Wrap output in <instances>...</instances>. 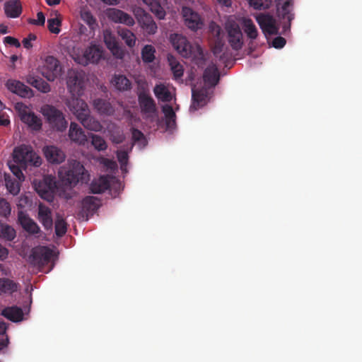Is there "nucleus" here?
Instances as JSON below:
<instances>
[{"mask_svg": "<svg viewBox=\"0 0 362 362\" xmlns=\"http://www.w3.org/2000/svg\"><path fill=\"white\" fill-rule=\"evenodd\" d=\"M59 176L65 185L75 186L79 182H87L89 175L84 166L78 160H69L66 165L59 170Z\"/></svg>", "mask_w": 362, "mask_h": 362, "instance_id": "1", "label": "nucleus"}, {"mask_svg": "<svg viewBox=\"0 0 362 362\" xmlns=\"http://www.w3.org/2000/svg\"><path fill=\"white\" fill-rule=\"evenodd\" d=\"M171 42L175 49L183 57L192 60H202L204 54L202 47L197 44H191L185 37L174 34L171 35Z\"/></svg>", "mask_w": 362, "mask_h": 362, "instance_id": "2", "label": "nucleus"}, {"mask_svg": "<svg viewBox=\"0 0 362 362\" xmlns=\"http://www.w3.org/2000/svg\"><path fill=\"white\" fill-rule=\"evenodd\" d=\"M13 155L14 161L23 168L28 165L39 167L42 163L41 158L28 145L16 147Z\"/></svg>", "mask_w": 362, "mask_h": 362, "instance_id": "3", "label": "nucleus"}, {"mask_svg": "<svg viewBox=\"0 0 362 362\" xmlns=\"http://www.w3.org/2000/svg\"><path fill=\"white\" fill-rule=\"evenodd\" d=\"M41 112L51 127L58 132H64L67 127V122L63 113L52 105L42 107Z\"/></svg>", "mask_w": 362, "mask_h": 362, "instance_id": "4", "label": "nucleus"}, {"mask_svg": "<svg viewBox=\"0 0 362 362\" xmlns=\"http://www.w3.org/2000/svg\"><path fill=\"white\" fill-rule=\"evenodd\" d=\"M276 10L278 17L284 21V30H289L295 16L292 0H276Z\"/></svg>", "mask_w": 362, "mask_h": 362, "instance_id": "5", "label": "nucleus"}, {"mask_svg": "<svg viewBox=\"0 0 362 362\" xmlns=\"http://www.w3.org/2000/svg\"><path fill=\"white\" fill-rule=\"evenodd\" d=\"M15 109L18 112L21 120L33 130H40L42 127L41 119L29 110L28 107L23 103H17Z\"/></svg>", "mask_w": 362, "mask_h": 362, "instance_id": "6", "label": "nucleus"}, {"mask_svg": "<svg viewBox=\"0 0 362 362\" xmlns=\"http://www.w3.org/2000/svg\"><path fill=\"white\" fill-rule=\"evenodd\" d=\"M102 57V49L95 45H91L84 50L82 54H75L73 58L78 64L86 66L89 63H98Z\"/></svg>", "mask_w": 362, "mask_h": 362, "instance_id": "7", "label": "nucleus"}, {"mask_svg": "<svg viewBox=\"0 0 362 362\" xmlns=\"http://www.w3.org/2000/svg\"><path fill=\"white\" fill-rule=\"evenodd\" d=\"M53 256V251L46 246L35 247L32 250L28 257L29 262L39 267L47 265Z\"/></svg>", "mask_w": 362, "mask_h": 362, "instance_id": "8", "label": "nucleus"}, {"mask_svg": "<svg viewBox=\"0 0 362 362\" xmlns=\"http://www.w3.org/2000/svg\"><path fill=\"white\" fill-rule=\"evenodd\" d=\"M134 16L141 27L149 35L156 33L158 27L152 16L141 8H136Z\"/></svg>", "mask_w": 362, "mask_h": 362, "instance_id": "9", "label": "nucleus"}, {"mask_svg": "<svg viewBox=\"0 0 362 362\" xmlns=\"http://www.w3.org/2000/svg\"><path fill=\"white\" fill-rule=\"evenodd\" d=\"M138 102L141 112L146 117H151L157 112V107L153 98L146 90L138 93Z\"/></svg>", "mask_w": 362, "mask_h": 362, "instance_id": "10", "label": "nucleus"}, {"mask_svg": "<svg viewBox=\"0 0 362 362\" xmlns=\"http://www.w3.org/2000/svg\"><path fill=\"white\" fill-rule=\"evenodd\" d=\"M85 74L83 71L70 69L67 73L66 83L71 93L79 94L83 90Z\"/></svg>", "mask_w": 362, "mask_h": 362, "instance_id": "11", "label": "nucleus"}, {"mask_svg": "<svg viewBox=\"0 0 362 362\" xmlns=\"http://www.w3.org/2000/svg\"><path fill=\"white\" fill-rule=\"evenodd\" d=\"M60 71L59 62L53 56L47 57L41 69L42 75L48 81H53L59 75Z\"/></svg>", "mask_w": 362, "mask_h": 362, "instance_id": "12", "label": "nucleus"}, {"mask_svg": "<svg viewBox=\"0 0 362 362\" xmlns=\"http://www.w3.org/2000/svg\"><path fill=\"white\" fill-rule=\"evenodd\" d=\"M256 21L265 35L279 34V26L276 19L269 14L261 13L256 16Z\"/></svg>", "mask_w": 362, "mask_h": 362, "instance_id": "13", "label": "nucleus"}, {"mask_svg": "<svg viewBox=\"0 0 362 362\" xmlns=\"http://www.w3.org/2000/svg\"><path fill=\"white\" fill-rule=\"evenodd\" d=\"M228 42L235 50H239L243 45V34L239 25L235 23H229L226 25Z\"/></svg>", "mask_w": 362, "mask_h": 362, "instance_id": "14", "label": "nucleus"}, {"mask_svg": "<svg viewBox=\"0 0 362 362\" xmlns=\"http://www.w3.org/2000/svg\"><path fill=\"white\" fill-rule=\"evenodd\" d=\"M66 105L78 120L86 113H90L87 103L81 98L73 97L67 100Z\"/></svg>", "mask_w": 362, "mask_h": 362, "instance_id": "15", "label": "nucleus"}, {"mask_svg": "<svg viewBox=\"0 0 362 362\" xmlns=\"http://www.w3.org/2000/svg\"><path fill=\"white\" fill-rule=\"evenodd\" d=\"M5 85L8 90L22 98H30L34 95L33 90L20 81L8 79Z\"/></svg>", "mask_w": 362, "mask_h": 362, "instance_id": "16", "label": "nucleus"}, {"mask_svg": "<svg viewBox=\"0 0 362 362\" xmlns=\"http://www.w3.org/2000/svg\"><path fill=\"white\" fill-rule=\"evenodd\" d=\"M100 206V200L93 196L86 197L81 202L80 215L82 218L88 219V216L95 212Z\"/></svg>", "mask_w": 362, "mask_h": 362, "instance_id": "17", "label": "nucleus"}, {"mask_svg": "<svg viewBox=\"0 0 362 362\" xmlns=\"http://www.w3.org/2000/svg\"><path fill=\"white\" fill-rule=\"evenodd\" d=\"M103 39L106 47L110 49L111 53L117 59H122L124 57V51L119 47L115 36L109 30L103 31Z\"/></svg>", "mask_w": 362, "mask_h": 362, "instance_id": "18", "label": "nucleus"}, {"mask_svg": "<svg viewBox=\"0 0 362 362\" xmlns=\"http://www.w3.org/2000/svg\"><path fill=\"white\" fill-rule=\"evenodd\" d=\"M207 90L204 87L192 88V104L190 111H197L206 104Z\"/></svg>", "mask_w": 362, "mask_h": 362, "instance_id": "19", "label": "nucleus"}, {"mask_svg": "<svg viewBox=\"0 0 362 362\" xmlns=\"http://www.w3.org/2000/svg\"><path fill=\"white\" fill-rule=\"evenodd\" d=\"M106 14L108 18L115 23H123L128 26H132L134 24V18L122 10L115 8H109Z\"/></svg>", "mask_w": 362, "mask_h": 362, "instance_id": "20", "label": "nucleus"}, {"mask_svg": "<svg viewBox=\"0 0 362 362\" xmlns=\"http://www.w3.org/2000/svg\"><path fill=\"white\" fill-rule=\"evenodd\" d=\"M183 18L185 25L192 30H197L202 25V22L199 15L193 11L189 7L182 8Z\"/></svg>", "mask_w": 362, "mask_h": 362, "instance_id": "21", "label": "nucleus"}, {"mask_svg": "<svg viewBox=\"0 0 362 362\" xmlns=\"http://www.w3.org/2000/svg\"><path fill=\"white\" fill-rule=\"evenodd\" d=\"M44 155L48 162L59 164L64 161L66 155L64 152L55 146H47L43 148Z\"/></svg>", "mask_w": 362, "mask_h": 362, "instance_id": "22", "label": "nucleus"}, {"mask_svg": "<svg viewBox=\"0 0 362 362\" xmlns=\"http://www.w3.org/2000/svg\"><path fill=\"white\" fill-rule=\"evenodd\" d=\"M203 79L204 83L210 87L216 86L220 79V74L216 64L209 65L204 71Z\"/></svg>", "mask_w": 362, "mask_h": 362, "instance_id": "23", "label": "nucleus"}, {"mask_svg": "<svg viewBox=\"0 0 362 362\" xmlns=\"http://www.w3.org/2000/svg\"><path fill=\"white\" fill-rule=\"evenodd\" d=\"M146 4L151 11L160 20L165 18L166 12L165 7L167 4V0H142Z\"/></svg>", "mask_w": 362, "mask_h": 362, "instance_id": "24", "label": "nucleus"}, {"mask_svg": "<svg viewBox=\"0 0 362 362\" xmlns=\"http://www.w3.org/2000/svg\"><path fill=\"white\" fill-rule=\"evenodd\" d=\"M69 137L71 141L79 145H85L87 136L83 130L76 122H71L69 130Z\"/></svg>", "mask_w": 362, "mask_h": 362, "instance_id": "25", "label": "nucleus"}, {"mask_svg": "<svg viewBox=\"0 0 362 362\" xmlns=\"http://www.w3.org/2000/svg\"><path fill=\"white\" fill-rule=\"evenodd\" d=\"M18 221L27 233L31 235H36L40 232L39 226L28 215L23 213L18 214Z\"/></svg>", "mask_w": 362, "mask_h": 362, "instance_id": "26", "label": "nucleus"}, {"mask_svg": "<svg viewBox=\"0 0 362 362\" xmlns=\"http://www.w3.org/2000/svg\"><path fill=\"white\" fill-rule=\"evenodd\" d=\"M37 218L45 229L48 230L52 228L53 220L52 217V211L48 206L42 204H39Z\"/></svg>", "mask_w": 362, "mask_h": 362, "instance_id": "27", "label": "nucleus"}, {"mask_svg": "<svg viewBox=\"0 0 362 362\" xmlns=\"http://www.w3.org/2000/svg\"><path fill=\"white\" fill-rule=\"evenodd\" d=\"M1 314L13 322H21L23 318V312L22 309L16 305L5 308L1 311Z\"/></svg>", "mask_w": 362, "mask_h": 362, "instance_id": "28", "label": "nucleus"}, {"mask_svg": "<svg viewBox=\"0 0 362 362\" xmlns=\"http://www.w3.org/2000/svg\"><path fill=\"white\" fill-rule=\"evenodd\" d=\"M78 121L88 130L98 132L103 129V126L100 122L94 117L91 116L90 112L86 113L84 116L83 115Z\"/></svg>", "mask_w": 362, "mask_h": 362, "instance_id": "29", "label": "nucleus"}, {"mask_svg": "<svg viewBox=\"0 0 362 362\" xmlns=\"http://www.w3.org/2000/svg\"><path fill=\"white\" fill-rule=\"evenodd\" d=\"M4 11L7 17L15 18L22 13V6L19 0H10L5 3Z\"/></svg>", "mask_w": 362, "mask_h": 362, "instance_id": "30", "label": "nucleus"}, {"mask_svg": "<svg viewBox=\"0 0 362 362\" xmlns=\"http://www.w3.org/2000/svg\"><path fill=\"white\" fill-rule=\"evenodd\" d=\"M110 187V182L107 177L100 176L98 179L93 180L90 186V192L93 194H101Z\"/></svg>", "mask_w": 362, "mask_h": 362, "instance_id": "31", "label": "nucleus"}, {"mask_svg": "<svg viewBox=\"0 0 362 362\" xmlns=\"http://www.w3.org/2000/svg\"><path fill=\"white\" fill-rule=\"evenodd\" d=\"M27 82L42 93H47L50 91L49 84L41 78L30 76L27 78Z\"/></svg>", "mask_w": 362, "mask_h": 362, "instance_id": "32", "label": "nucleus"}, {"mask_svg": "<svg viewBox=\"0 0 362 362\" xmlns=\"http://www.w3.org/2000/svg\"><path fill=\"white\" fill-rule=\"evenodd\" d=\"M4 181L6 189L11 194L16 195L19 193L21 181L6 173L4 174Z\"/></svg>", "mask_w": 362, "mask_h": 362, "instance_id": "33", "label": "nucleus"}, {"mask_svg": "<svg viewBox=\"0 0 362 362\" xmlns=\"http://www.w3.org/2000/svg\"><path fill=\"white\" fill-rule=\"evenodd\" d=\"M153 93L158 100L163 102H170L172 100L170 90L163 83L156 84L153 88Z\"/></svg>", "mask_w": 362, "mask_h": 362, "instance_id": "34", "label": "nucleus"}, {"mask_svg": "<svg viewBox=\"0 0 362 362\" xmlns=\"http://www.w3.org/2000/svg\"><path fill=\"white\" fill-rule=\"evenodd\" d=\"M16 236V232L11 226L0 222V239L12 241Z\"/></svg>", "mask_w": 362, "mask_h": 362, "instance_id": "35", "label": "nucleus"}, {"mask_svg": "<svg viewBox=\"0 0 362 362\" xmlns=\"http://www.w3.org/2000/svg\"><path fill=\"white\" fill-rule=\"evenodd\" d=\"M243 28L247 36L255 40L258 36V30L256 25L250 18H244L243 21Z\"/></svg>", "mask_w": 362, "mask_h": 362, "instance_id": "36", "label": "nucleus"}, {"mask_svg": "<svg viewBox=\"0 0 362 362\" xmlns=\"http://www.w3.org/2000/svg\"><path fill=\"white\" fill-rule=\"evenodd\" d=\"M117 33L128 47H133L135 45L136 38L131 30L124 28H119Z\"/></svg>", "mask_w": 362, "mask_h": 362, "instance_id": "37", "label": "nucleus"}, {"mask_svg": "<svg viewBox=\"0 0 362 362\" xmlns=\"http://www.w3.org/2000/svg\"><path fill=\"white\" fill-rule=\"evenodd\" d=\"M18 284L7 278L0 279V293H12L18 290Z\"/></svg>", "mask_w": 362, "mask_h": 362, "instance_id": "38", "label": "nucleus"}, {"mask_svg": "<svg viewBox=\"0 0 362 362\" xmlns=\"http://www.w3.org/2000/svg\"><path fill=\"white\" fill-rule=\"evenodd\" d=\"M93 106L101 114L110 115L112 111L110 103L102 98L95 99Z\"/></svg>", "mask_w": 362, "mask_h": 362, "instance_id": "39", "label": "nucleus"}, {"mask_svg": "<svg viewBox=\"0 0 362 362\" xmlns=\"http://www.w3.org/2000/svg\"><path fill=\"white\" fill-rule=\"evenodd\" d=\"M113 82L117 89L119 90H127L131 88V82L123 75L115 76Z\"/></svg>", "mask_w": 362, "mask_h": 362, "instance_id": "40", "label": "nucleus"}, {"mask_svg": "<svg viewBox=\"0 0 362 362\" xmlns=\"http://www.w3.org/2000/svg\"><path fill=\"white\" fill-rule=\"evenodd\" d=\"M155 48L150 45H145L141 50L142 60L146 63H151L155 59Z\"/></svg>", "mask_w": 362, "mask_h": 362, "instance_id": "41", "label": "nucleus"}, {"mask_svg": "<svg viewBox=\"0 0 362 362\" xmlns=\"http://www.w3.org/2000/svg\"><path fill=\"white\" fill-rule=\"evenodd\" d=\"M214 32L216 34L217 40L212 48V52L215 57L221 58V54L223 51V42L220 39V34L221 32V28L219 26H216V29H214Z\"/></svg>", "mask_w": 362, "mask_h": 362, "instance_id": "42", "label": "nucleus"}, {"mask_svg": "<svg viewBox=\"0 0 362 362\" xmlns=\"http://www.w3.org/2000/svg\"><path fill=\"white\" fill-rule=\"evenodd\" d=\"M168 61L175 78H180L183 76L184 73L182 65L177 62L172 57H168Z\"/></svg>", "mask_w": 362, "mask_h": 362, "instance_id": "43", "label": "nucleus"}, {"mask_svg": "<svg viewBox=\"0 0 362 362\" xmlns=\"http://www.w3.org/2000/svg\"><path fill=\"white\" fill-rule=\"evenodd\" d=\"M90 138L91 144L96 150L101 151L107 149V143L101 136L91 134Z\"/></svg>", "mask_w": 362, "mask_h": 362, "instance_id": "44", "label": "nucleus"}, {"mask_svg": "<svg viewBox=\"0 0 362 362\" xmlns=\"http://www.w3.org/2000/svg\"><path fill=\"white\" fill-rule=\"evenodd\" d=\"M110 140L112 143L119 144L122 143L125 139V136L123 131L119 127H115L114 129L110 130Z\"/></svg>", "mask_w": 362, "mask_h": 362, "instance_id": "45", "label": "nucleus"}, {"mask_svg": "<svg viewBox=\"0 0 362 362\" xmlns=\"http://www.w3.org/2000/svg\"><path fill=\"white\" fill-rule=\"evenodd\" d=\"M67 230V223L65 220L59 216L55 221V233L58 237H62Z\"/></svg>", "mask_w": 362, "mask_h": 362, "instance_id": "46", "label": "nucleus"}, {"mask_svg": "<svg viewBox=\"0 0 362 362\" xmlns=\"http://www.w3.org/2000/svg\"><path fill=\"white\" fill-rule=\"evenodd\" d=\"M250 6L256 10H266L272 5V0H248Z\"/></svg>", "mask_w": 362, "mask_h": 362, "instance_id": "47", "label": "nucleus"}, {"mask_svg": "<svg viewBox=\"0 0 362 362\" xmlns=\"http://www.w3.org/2000/svg\"><path fill=\"white\" fill-rule=\"evenodd\" d=\"M62 25V21L58 18H49L47 21V28L50 33L59 34L61 31L59 27Z\"/></svg>", "mask_w": 362, "mask_h": 362, "instance_id": "48", "label": "nucleus"}, {"mask_svg": "<svg viewBox=\"0 0 362 362\" xmlns=\"http://www.w3.org/2000/svg\"><path fill=\"white\" fill-rule=\"evenodd\" d=\"M117 158L120 164L121 170H124L128 163V153L126 151H117Z\"/></svg>", "mask_w": 362, "mask_h": 362, "instance_id": "49", "label": "nucleus"}, {"mask_svg": "<svg viewBox=\"0 0 362 362\" xmlns=\"http://www.w3.org/2000/svg\"><path fill=\"white\" fill-rule=\"evenodd\" d=\"M11 211L10 204L5 199H0V215L6 218L11 214Z\"/></svg>", "mask_w": 362, "mask_h": 362, "instance_id": "50", "label": "nucleus"}, {"mask_svg": "<svg viewBox=\"0 0 362 362\" xmlns=\"http://www.w3.org/2000/svg\"><path fill=\"white\" fill-rule=\"evenodd\" d=\"M162 111L165 115V119H172L173 124H175V113L171 105H165L162 107Z\"/></svg>", "mask_w": 362, "mask_h": 362, "instance_id": "51", "label": "nucleus"}, {"mask_svg": "<svg viewBox=\"0 0 362 362\" xmlns=\"http://www.w3.org/2000/svg\"><path fill=\"white\" fill-rule=\"evenodd\" d=\"M9 168L15 178H17L19 181H24L25 177L20 166L11 165Z\"/></svg>", "mask_w": 362, "mask_h": 362, "instance_id": "52", "label": "nucleus"}, {"mask_svg": "<svg viewBox=\"0 0 362 362\" xmlns=\"http://www.w3.org/2000/svg\"><path fill=\"white\" fill-rule=\"evenodd\" d=\"M81 18L89 25L92 26L95 24V19L90 11H83L81 14Z\"/></svg>", "mask_w": 362, "mask_h": 362, "instance_id": "53", "label": "nucleus"}, {"mask_svg": "<svg viewBox=\"0 0 362 362\" xmlns=\"http://www.w3.org/2000/svg\"><path fill=\"white\" fill-rule=\"evenodd\" d=\"M37 19H30L29 23L36 25H44L45 23V17L42 12L40 11L37 13Z\"/></svg>", "mask_w": 362, "mask_h": 362, "instance_id": "54", "label": "nucleus"}, {"mask_svg": "<svg viewBox=\"0 0 362 362\" xmlns=\"http://www.w3.org/2000/svg\"><path fill=\"white\" fill-rule=\"evenodd\" d=\"M286 41L284 37L278 36V37H276L273 40L272 45L274 47H275L276 49H281L284 47V45H286Z\"/></svg>", "mask_w": 362, "mask_h": 362, "instance_id": "55", "label": "nucleus"}, {"mask_svg": "<svg viewBox=\"0 0 362 362\" xmlns=\"http://www.w3.org/2000/svg\"><path fill=\"white\" fill-rule=\"evenodd\" d=\"M132 140L134 142L139 141L144 138V134L139 129L132 128Z\"/></svg>", "mask_w": 362, "mask_h": 362, "instance_id": "56", "label": "nucleus"}, {"mask_svg": "<svg viewBox=\"0 0 362 362\" xmlns=\"http://www.w3.org/2000/svg\"><path fill=\"white\" fill-rule=\"evenodd\" d=\"M4 42L16 47H19L21 46L19 41L16 38L11 36L6 37L4 38Z\"/></svg>", "mask_w": 362, "mask_h": 362, "instance_id": "57", "label": "nucleus"}, {"mask_svg": "<svg viewBox=\"0 0 362 362\" xmlns=\"http://www.w3.org/2000/svg\"><path fill=\"white\" fill-rule=\"evenodd\" d=\"M10 124L8 117L5 114L0 113V126L6 127Z\"/></svg>", "mask_w": 362, "mask_h": 362, "instance_id": "58", "label": "nucleus"}, {"mask_svg": "<svg viewBox=\"0 0 362 362\" xmlns=\"http://www.w3.org/2000/svg\"><path fill=\"white\" fill-rule=\"evenodd\" d=\"M8 250L0 244V260L3 261L7 258Z\"/></svg>", "mask_w": 362, "mask_h": 362, "instance_id": "59", "label": "nucleus"}, {"mask_svg": "<svg viewBox=\"0 0 362 362\" xmlns=\"http://www.w3.org/2000/svg\"><path fill=\"white\" fill-rule=\"evenodd\" d=\"M7 330V325L6 323L0 320V335H4L6 334Z\"/></svg>", "mask_w": 362, "mask_h": 362, "instance_id": "60", "label": "nucleus"}, {"mask_svg": "<svg viewBox=\"0 0 362 362\" xmlns=\"http://www.w3.org/2000/svg\"><path fill=\"white\" fill-rule=\"evenodd\" d=\"M8 342L9 340L8 337H6L5 339H0V351L6 347L8 344Z\"/></svg>", "mask_w": 362, "mask_h": 362, "instance_id": "61", "label": "nucleus"}, {"mask_svg": "<svg viewBox=\"0 0 362 362\" xmlns=\"http://www.w3.org/2000/svg\"><path fill=\"white\" fill-rule=\"evenodd\" d=\"M22 43L25 48L30 49L33 47L31 41L28 40L27 37L24 38L22 41Z\"/></svg>", "mask_w": 362, "mask_h": 362, "instance_id": "62", "label": "nucleus"}, {"mask_svg": "<svg viewBox=\"0 0 362 362\" xmlns=\"http://www.w3.org/2000/svg\"><path fill=\"white\" fill-rule=\"evenodd\" d=\"M49 6H55L59 4L61 0H45Z\"/></svg>", "mask_w": 362, "mask_h": 362, "instance_id": "63", "label": "nucleus"}, {"mask_svg": "<svg viewBox=\"0 0 362 362\" xmlns=\"http://www.w3.org/2000/svg\"><path fill=\"white\" fill-rule=\"evenodd\" d=\"M7 27L3 24L0 25V33L1 34H6L7 33Z\"/></svg>", "mask_w": 362, "mask_h": 362, "instance_id": "64", "label": "nucleus"}]
</instances>
